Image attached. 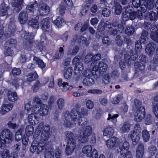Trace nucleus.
Returning <instances> with one entry per match:
<instances>
[{
	"instance_id": "nucleus-1",
	"label": "nucleus",
	"mask_w": 158,
	"mask_h": 158,
	"mask_svg": "<svg viewBox=\"0 0 158 158\" xmlns=\"http://www.w3.org/2000/svg\"><path fill=\"white\" fill-rule=\"evenodd\" d=\"M50 127H46L42 131L40 139L38 142L34 140L30 147V151L32 153L36 152L37 154L45 151V158H54V149L48 144V139L50 135Z\"/></svg>"
},
{
	"instance_id": "nucleus-2",
	"label": "nucleus",
	"mask_w": 158,
	"mask_h": 158,
	"mask_svg": "<svg viewBox=\"0 0 158 158\" xmlns=\"http://www.w3.org/2000/svg\"><path fill=\"white\" fill-rule=\"evenodd\" d=\"M81 105L79 103L75 104V108L72 109L71 112L66 111L64 116V125L66 127H71L74 124L78 123L82 127L85 126L87 123V119L84 117L88 115V111L85 109L81 108L80 111Z\"/></svg>"
},
{
	"instance_id": "nucleus-3",
	"label": "nucleus",
	"mask_w": 158,
	"mask_h": 158,
	"mask_svg": "<svg viewBox=\"0 0 158 158\" xmlns=\"http://www.w3.org/2000/svg\"><path fill=\"white\" fill-rule=\"evenodd\" d=\"M24 43L25 48L28 51L33 50L37 52H42L43 50L44 41H34V36L31 33H26L24 35Z\"/></svg>"
},
{
	"instance_id": "nucleus-4",
	"label": "nucleus",
	"mask_w": 158,
	"mask_h": 158,
	"mask_svg": "<svg viewBox=\"0 0 158 158\" xmlns=\"http://www.w3.org/2000/svg\"><path fill=\"white\" fill-rule=\"evenodd\" d=\"M143 17V15L141 11L136 12L134 11L133 7L128 5L125 7V10L122 14L121 19L124 22L129 19L134 20L137 18L138 20H141Z\"/></svg>"
},
{
	"instance_id": "nucleus-5",
	"label": "nucleus",
	"mask_w": 158,
	"mask_h": 158,
	"mask_svg": "<svg viewBox=\"0 0 158 158\" xmlns=\"http://www.w3.org/2000/svg\"><path fill=\"white\" fill-rule=\"evenodd\" d=\"M65 135L67 141L65 152L68 156L70 155L73 152L76 146V135L69 131H66Z\"/></svg>"
},
{
	"instance_id": "nucleus-6",
	"label": "nucleus",
	"mask_w": 158,
	"mask_h": 158,
	"mask_svg": "<svg viewBox=\"0 0 158 158\" xmlns=\"http://www.w3.org/2000/svg\"><path fill=\"white\" fill-rule=\"evenodd\" d=\"M13 140V136L11 131L8 129H4L0 134V148L4 149L6 144L10 143Z\"/></svg>"
},
{
	"instance_id": "nucleus-7",
	"label": "nucleus",
	"mask_w": 158,
	"mask_h": 158,
	"mask_svg": "<svg viewBox=\"0 0 158 158\" xmlns=\"http://www.w3.org/2000/svg\"><path fill=\"white\" fill-rule=\"evenodd\" d=\"M134 104L136 110L135 119L137 122L140 121L145 116V108L142 106V102L138 99H134Z\"/></svg>"
},
{
	"instance_id": "nucleus-8",
	"label": "nucleus",
	"mask_w": 158,
	"mask_h": 158,
	"mask_svg": "<svg viewBox=\"0 0 158 158\" xmlns=\"http://www.w3.org/2000/svg\"><path fill=\"white\" fill-rule=\"evenodd\" d=\"M92 128L89 126L84 127L80 130V135L79 140L81 143H85L88 141L89 137L92 132Z\"/></svg>"
},
{
	"instance_id": "nucleus-9",
	"label": "nucleus",
	"mask_w": 158,
	"mask_h": 158,
	"mask_svg": "<svg viewBox=\"0 0 158 158\" xmlns=\"http://www.w3.org/2000/svg\"><path fill=\"white\" fill-rule=\"evenodd\" d=\"M129 143L127 141L124 142L122 146L119 147V149H117V152H120L122 157H124V158H133L131 152L129 151ZM118 158H121L118 157Z\"/></svg>"
},
{
	"instance_id": "nucleus-10",
	"label": "nucleus",
	"mask_w": 158,
	"mask_h": 158,
	"mask_svg": "<svg viewBox=\"0 0 158 158\" xmlns=\"http://www.w3.org/2000/svg\"><path fill=\"white\" fill-rule=\"evenodd\" d=\"M94 68V73L97 75L98 78H99L100 76L104 74L107 70V64L102 61H100L98 65H95Z\"/></svg>"
},
{
	"instance_id": "nucleus-11",
	"label": "nucleus",
	"mask_w": 158,
	"mask_h": 158,
	"mask_svg": "<svg viewBox=\"0 0 158 158\" xmlns=\"http://www.w3.org/2000/svg\"><path fill=\"white\" fill-rule=\"evenodd\" d=\"M146 59L147 57L145 55L142 54L139 56V61H136L134 63V67L135 71L139 72L145 69Z\"/></svg>"
},
{
	"instance_id": "nucleus-12",
	"label": "nucleus",
	"mask_w": 158,
	"mask_h": 158,
	"mask_svg": "<svg viewBox=\"0 0 158 158\" xmlns=\"http://www.w3.org/2000/svg\"><path fill=\"white\" fill-rule=\"evenodd\" d=\"M40 27L43 31V34L45 35L49 31L50 26L49 18L47 17L42 20L40 23Z\"/></svg>"
},
{
	"instance_id": "nucleus-13",
	"label": "nucleus",
	"mask_w": 158,
	"mask_h": 158,
	"mask_svg": "<svg viewBox=\"0 0 158 158\" xmlns=\"http://www.w3.org/2000/svg\"><path fill=\"white\" fill-rule=\"evenodd\" d=\"M156 46L155 44L153 42L149 43L148 44L145 48V51L149 56L152 57L155 52Z\"/></svg>"
},
{
	"instance_id": "nucleus-14",
	"label": "nucleus",
	"mask_w": 158,
	"mask_h": 158,
	"mask_svg": "<svg viewBox=\"0 0 158 158\" xmlns=\"http://www.w3.org/2000/svg\"><path fill=\"white\" fill-rule=\"evenodd\" d=\"M38 6V3L37 1H35L34 2H32L30 3L26 6L25 12L27 13L28 15L30 16L34 14V11L35 10L37 6Z\"/></svg>"
},
{
	"instance_id": "nucleus-15",
	"label": "nucleus",
	"mask_w": 158,
	"mask_h": 158,
	"mask_svg": "<svg viewBox=\"0 0 158 158\" xmlns=\"http://www.w3.org/2000/svg\"><path fill=\"white\" fill-rule=\"evenodd\" d=\"M128 136L132 140L133 145H135L140 139V135L139 132L133 131L130 132L128 135Z\"/></svg>"
},
{
	"instance_id": "nucleus-16",
	"label": "nucleus",
	"mask_w": 158,
	"mask_h": 158,
	"mask_svg": "<svg viewBox=\"0 0 158 158\" xmlns=\"http://www.w3.org/2000/svg\"><path fill=\"white\" fill-rule=\"evenodd\" d=\"M40 16L36 15L34 19L30 20L28 23L29 26L34 29H38L39 27V21L40 20Z\"/></svg>"
},
{
	"instance_id": "nucleus-17",
	"label": "nucleus",
	"mask_w": 158,
	"mask_h": 158,
	"mask_svg": "<svg viewBox=\"0 0 158 158\" xmlns=\"http://www.w3.org/2000/svg\"><path fill=\"white\" fill-rule=\"evenodd\" d=\"M81 57L79 56H77L73 59V63L75 65L74 68V71L76 73L77 69H84V67L82 64L80 62Z\"/></svg>"
},
{
	"instance_id": "nucleus-18",
	"label": "nucleus",
	"mask_w": 158,
	"mask_h": 158,
	"mask_svg": "<svg viewBox=\"0 0 158 158\" xmlns=\"http://www.w3.org/2000/svg\"><path fill=\"white\" fill-rule=\"evenodd\" d=\"M50 9L49 7L45 3H43L40 7L39 9V16H45L48 15L50 12Z\"/></svg>"
},
{
	"instance_id": "nucleus-19",
	"label": "nucleus",
	"mask_w": 158,
	"mask_h": 158,
	"mask_svg": "<svg viewBox=\"0 0 158 158\" xmlns=\"http://www.w3.org/2000/svg\"><path fill=\"white\" fill-rule=\"evenodd\" d=\"M144 147L143 143H140L138 146L136 152V158H143L144 155Z\"/></svg>"
},
{
	"instance_id": "nucleus-20",
	"label": "nucleus",
	"mask_w": 158,
	"mask_h": 158,
	"mask_svg": "<svg viewBox=\"0 0 158 158\" xmlns=\"http://www.w3.org/2000/svg\"><path fill=\"white\" fill-rule=\"evenodd\" d=\"M23 0H14L13 4L14 11L18 13L22 9L23 5L22 4Z\"/></svg>"
},
{
	"instance_id": "nucleus-21",
	"label": "nucleus",
	"mask_w": 158,
	"mask_h": 158,
	"mask_svg": "<svg viewBox=\"0 0 158 158\" xmlns=\"http://www.w3.org/2000/svg\"><path fill=\"white\" fill-rule=\"evenodd\" d=\"M148 33L147 31L143 30L139 38V41L143 44H145L148 43Z\"/></svg>"
},
{
	"instance_id": "nucleus-22",
	"label": "nucleus",
	"mask_w": 158,
	"mask_h": 158,
	"mask_svg": "<svg viewBox=\"0 0 158 158\" xmlns=\"http://www.w3.org/2000/svg\"><path fill=\"white\" fill-rule=\"evenodd\" d=\"M28 15L25 11H21L19 14L18 19L21 24H25L28 20Z\"/></svg>"
},
{
	"instance_id": "nucleus-23",
	"label": "nucleus",
	"mask_w": 158,
	"mask_h": 158,
	"mask_svg": "<svg viewBox=\"0 0 158 158\" xmlns=\"http://www.w3.org/2000/svg\"><path fill=\"white\" fill-rule=\"evenodd\" d=\"M94 68H93V69L92 70L87 69V70H84L83 73H82L81 74L84 77H90L92 76L95 79H97L98 77L94 72Z\"/></svg>"
},
{
	"instance_id": "nucleus-24",
	"label": "nucleus",
	"mask_w": 158,
	"mask_h": 158,
	"mask_svg": "<svg viewBox=\"0 0 158 158\" xmlns=\"http://www.w3.org/2000/svg\"><path fill=\"white\" fill-rule=\"evenodd\" d=\"M92 148L91 145H88L85 146L83 147L82 149V152L85 154L86 156L88 157L92 156L94 155V153H93V150L92 151Z\"/></svg>"
},
{
	"instance_id": "nucleus-25",
	"label": "nucleus",
	"mask_w": 158,
	"mask_h": 158,
	"mask_svg": "<svg viewBox=\"0 0 158 158\" xmlns=\"http://www.w3.org/2000/svg\"><path fill=\"white\" fill-rule=\"evenodd\" d=\"M28 120L31 124L35 125L39 122V118L35 114L31 113L28 115Z\"/></svg>"
},
{
	"instance_id": "nucleus-26",
	"label": "nucleus",
	"mask_w": 158,
	"mask_h": 158,
	"mask_svg": "<svg viewBox=\"0 0 158 158\" xmlns=\"http://www.w3.org/2000/svg\"><path fill=\"white\" fill-rule=\"evenodd\" d=\"M40 115L41 116L47 115L48 112V106L45 104L40 105V108L38 111Z\"/></svg>"
},
{
	"instance_id": "nucleus-27",
	"label": "nucleus",
	"mask_w": 158,
	"mask_h": 158,
	"mask_svg": "<svg viewBox=\"0 0 158 158\" xmlns=\"http://www.w3.org/2000/svg\"><path fill=\"white\" fill-rule=\"evenodd\" d=\"M13 107L12 104H3L2 106L1 110H0V114L3 115L9 111L12 110Z\"/></svg>"
},
{
	"instance_id": "nucleus-28",
	"label": "nucleus",
	"mask_w": 158,
	"mask_h": 158,
	"mask_svg": "<svg viewBox=\"0 0 158 158\" xmlns=\"http://www.w3.org/2000/svg\"><path fill=\"white\" fill-rule=\"evenodd\" d=\"M114 133V130L112 127H107L103 130V135L104 136L110 138L113 135Z\"/></svg>"
},
{
	"instance_id": "nucleus-29",
	"label": "nucleus",
	"mask_w": 158,
	"mask_h": 158,
	"mask_svg": "<svg viewBox=\"0 0 158 158\" xmlns=\"http://www.w3.org/2000/svg\"><path fill=\"white\" fill-rule=\"evenodd\" d=\"M7 96L8 100L10 102H14L17 100L18 96L15 92H12L9 90L7 93Z\"/></svg>"
},
{
	"instance_id": "nucleus-30",
	"label": "nucleus",
	"mask_w": 158,
	"mask_h": 158,
	"mask_svg": "<svg viewBox=\"0 0 158 158\" xmlns=\"http://www.w3.org/2000/svg\"><path fill=\"white\" fill-rule=\"evenodd\" d=\"M6 46L11 48L12 49H16L17 45V41L15 39H10L5 42Z\"/></svg>"
},
{
	"instance_id": "nucleus-31",
	"label": "nucleus",
	"mask_w": 158,
	"mask_h": 158,
	"mask_svg": "<svg viewBox=\"0 0 158 158\" xmlns=\"http://www.w3.org/2000/svg\"><path fill=\"white\" fill-rule=\"evenodd\" d=\"M105 28L110 29L111 28V24L110 22L106 21L105 23H100L98 25V31H103Z\"/></svg>"
},
{
	"instance_id": "nucleus-32",
	"label": "nucleus",
	"mask_w": 158,
	"mask_h": 158,
	"mask_svg": "<svg viewBox=\"0 0 158 158\" xmlns=\"http://www.w3.org/2000/svg\"><path fill=\"white\" fill-rule=\"evenodd\" d=\"M116 142V138L113 137L108 139L106 142V145L109 148H113L115 146Z\"/></svg>"
},
{
	"instance_id": "nucleus-33",
	"label": "nucleus",
	"mask_w": 158,
	"mask_h": 158,
	"mask_svg": "<svg viewBox=\"0 0 158 158\" xmlns=\"http://www.w3.org/2000/svg\"><path fill=\"white\" fill-rule=\"evenodd\" d=\"M73 70L71 67H69L65 70L64 73V78L67 80L70 79L73 74Z\"/></svg>"
},
{
	"instance_id": "nucleus-34",
	"label": "nucleus",
	"mask_w": 158,
	"mask_h": 158,
	"mask_svg": "<svg viewBox=\"0 0 158 158\" xmlns=\"http://www.w3.org/2000/svg\"><path fill=\"white\" fill-rule=\"evenodd\" d=\"M1 7L0 9V16H5L7 14V10L9 7L4 2L1 4Z\"/></svg>"
},
{
	"instance_id": "nucleus-35",
	"label": "nucleus",
	"mask_w": 158,
	"mask_h": 158,
	"mask_svg": "<svg viewBox=\"0 0 158 158\" xmlns=\"http://www.w3.org/2000/svg\"><path fill=\"white\" fill-rule=\"evenodd\" d=\"M64 50L62 47H60L58 50L56 52L54 57L56 59L61 58L64 56Z\"/></svg>"
},
{
	"instance_id": "nucleus-36",
	"label": "nucleus",
	"mask_w": 158,
	"mask_h": 158,
	"mask_svg": "<svg viewBox=\"0 0 158 158\" xmlns=\"http://www.w3.org/2000/svg\"><path fill=\"white\" fill-rule=\"evenodd\" d=\"M38 77L39 76L36 72L34 73H30L27 76V81L29 82H31L37 79Z\"/></svg>"
},
{
	"instance_id": "nucleus-37",
	"label": "nucleus",
	"mask_w": 158,
	"mask_h": 158,
	"mask_svg": "<svg viewBox=\"0 0 158 158\" xmlns=\"http://www.w3.org/2000/svg\"><path fill=\"white\" fill-rule=\"evenodd\" d=\"M24 129L23 128H20L17 130L15 133V139L16 140L19 141L21 140L23 137V133Z\"/></svg>"
},
{
	"instance_id": "nucleus-38",
	"label": "nucleus",
	"mask_w": 158,
	"mask_h": 158,
	"mask_svg": "<svg viewBox=\"0 0 158 158\" xmlns=\"http://www.w3.org/2000/svg\"><path fill=\"white\" fill-rule=\"evenodd\" d=\"M101 55L100 53L97 54L93 56L90 61H89L88 63L90 62L91 61L92 62L91 63L92 65L95 66L97 64V61L99 60L101 58Z\"/></svg>"
},
{
	"instance_id": "nucleus-39",
	"label": "nucleus",
	"mask_w": 158,
	"mask_h": 158,
	"mask_svg": "<svg viewBox=\"0 0 158 158\" xmlns=\"http://www.w3.org/2000/svg\"><path fill=\"white\" fill-rule=\"evenodd\" d=\"M125 24L124 25V32L122 33H125L128 36H130L132 35L134 32V28L131 26L127 25L124 30V27H125Z\"/></svg>"
},
{
	"instance_id": "nucleus-40",
	"label": "nucleus",
	"mask_w": 158,
	"mask_h": 158,
	"mask_svg": "<svg viewBox=\"0 0 158 158\" xmlns=\"http://www.w3.org/2000/svg\"><path fill=\"white\" fill-rule=\"evenodd\" d=\"M94 80L90 77H87L83 81L84 85L86 86H91L94 83Z\"/></svg>"
},
{
	"instance_id": "nucleus-41",
	"label": "nucleus",
	"mask_w": 158,
	"mask_h": 158,
	"mask_svg": "<svg viewBox=\"0 0 158 158\" xmlns=\"http://www.w3.org/2000/svg\"><path fill=\"white\" fill-rule=\"evenodd\" d=\"M110 23L111 24V27L113 26L114 27L117 26V28L120 33H122L124 32V25H125L124 23L118 24L117 21L114 22L112 23L110 22Z\"/></svg>"
},
{
	"instance_id": "nucleus-42",
	"label": "nucleus",
	"mask_w": 158,
	"mask_h": 158,
	"mask_svg": "<svg viewBox=\"0 0 158 158\" xmlns=\"http://www.w3.org/2000/svg\"><path fill=\"white\" fill-rule=\"evenodd\" d=\"M31 103V101H29L25 105V111L26 112L27 114H29L30 111L32 112H33L35 111L34 109L35 107H34V106H32Z\"/></svg>"
},
{
	"instance_id": "nucleus-43",
	"label": "nucleus",
	"mask_w": 158,
	"mask_h": 158,
	"mask_svg": "<svg viewBox=\"0 0 158 158\" xmlns=\"http://www.w3.org/2000/svg\"><path fill=\"white\" fill-rule=\"evenodd\" d=\"M114 13L115 15H119L121 13L123 8L121 5L118 2H114Z\"/></svg>"
},
{
	"instance_id": "nucleus-44",
	"label": "nucleus",
	"mask_w": 158,
	"mask_h": 158,
	"mask_svg": "<svg viewBox=\"0 0 158 158\" xmlns=\"http://www.w3.org/2000/svg\"><path fill=\"white\" fill-rule=\"evenodd\" d=\"M130 124L128 122H126L121 127L120 130L122 133L128 132L130 131Z\"/></svg>"
},
{
	"instance_id": "nucleus-45",
	"label": "nucleus",
	"mask_w": 158,
	"mask_h": 158,
	"mask_svg": "<svg viewBox=\"0 0 158 158\" xmlns=\"http://www.w3.org/2000/svg\"><path fill=\"white\" fill-rule=\"evenodd\" d=\"M147 19L151 21H156L157 19L156 13L153 11H151L147 15Z\"/></svg>"
},
{
	"instance_id": "nucleus-46",
	"label": "nucleus",
	"mask_w": 158,
	"mask_h": 158,
	"mask_svg": "<svg viewBox=\"0 0 158 158\" xmlns=\"http://www.w3.org/2000/svg\"><path fill=\"white\" fill-rule=\"evenodd\" d=\"M142 136L144 142L148 141L150 138V135L149 132L147 130H143L142 132Z\"/></svg>"
},
{
	"instance_id": "nucleus-47",
	"label": "nucleus",
	"mask_w": 158,
	"mask_h": 158,
	"mask_svg": "<svg viewBox=\"0 0 158 158\" xmlns=\"http://www.w3.org/2000/svg\"><path fill=\"white\" fill-rule=\"evenodd\" d=\"M53 22L55 25L58 27H60L63 25L64 22V20L62 18L59 16L55 20H54Z\"/></svg>"
},
{
	"instance_id": "nucleus-48",
	"label": "nucleus",
	"mask_w": 158,
	"mask_h": 158,
	"mask_svg": "<svg viewBox=\"0 0 158 158\" xmlns=\"http://www.w3.org/2000/svg\"><path fill=\"white\" fill-rule=\"evenodd\" d=\"M34 58L37 64L38 65L40 68L42 69L45 68L46 64L43 62L42 60L37 57H34Z\"/></svg>"
},
{
	"instance_id": "nucleus-49",
	"label": "nucleus",
	"mask_w": 158,
	"mask_h": 158,
	"mask_svg": "<svg viewBox=\"0 0 158 158\" xmlns=\"http://www.w3.org/2000/svg\"><path fill=\"white\" fill-rule=\"evenodd\" d=\"M150 36L152 40L156 43H158V31L156 30L152 31Z\"/></svg>"
},
{
	"instance_id": "nucleus-50",
	"label": "nucleus",
	"mask_w": 158,
	"mask_h": 158,
	"mask_svg": "<svg viewBox=\"0 0 158 158\" xmlns=\"http://www.w3.org/2000/svg\"><path fill=\"white\" fill-rule=\"evenodd\" d=\"M83 70L80 69H77L76 70V73H75L74 69V70L73 71L74 75L76 76L75 77V79L76 81H79L80 79L82 78V76L81 73Z\"/></svg>"
},
{
	"instance_id": "nucleus-51",
	"label": "nucleus",
	"mask_w": 158,
	"mask_h": 158,
	"mask_svg": "<svg viewBox=\"0 0 158 158\" xmlns=\"http://www.w3.org/2000/svg\"><path fill=\"white\" fill-rule=\"evenodd\" d=\"M34 132V128L31 125H27L25 129V133L29 136L32 135Z\"/></svg>"
},
{
	"instance_id": "nucleus-52",
	"label": "nucleus",
	"mask_w": 158,
	"mask_h": 158,
	"mask_svg": "<svg viewBox=\"0 0 158 158\" xmlns=\"http://www.w3.org/2000/svg\"><path fill=\"white\" fill-rule=\"evenodd\" d=\"M48 126L44 127L43 128L42 130L41 128V129H40V128H37V129L35 131V132L34 133V134H33L34 140H36L37 139H38L39 137L41 132H42V131L43 130V129H44V128H45L46 127ZM49 127H50V126ZM41 133L42 132H41Z\"/></svg>"
},
{
	"instance_id": "nucleus-53",
	"label": "nucleus",
	"mask_w": 158,
	"mask_h": 158,
	"mask_svg": "<svg viewBox=\"0 0 158 158\" xmlns=\"http://www.w3.org/2000/svg\"><path fill=\"white\" fill-rule=\"evenodd\" d=\"M147 4H146L145 8L148 10L153 9L155 6V3L154 0H147Z\"/></svg>"
},
{
	"instance_id": "nucleus-54",
	"label": "nucleus",
	"mask_w": 158,
	"mask_h": 158,
	"mask_svg": "<svg viewBox=\"0 0 158 158\" xmlns=\"http://www.w3.org/2000/svg\"><path fill=\"white\" fill-rule=\"evenodd\" d=\"M78 41L79 44H81L83 46H88L89 44L87 43L86 38L83 36H81L78 39Z\"/></svg>"
},
{
	"instance_id": "nucleus-55",
	"label": "nucleus",
	"mask_w": 158,
	"mask_h": 158,
	"mask_svg": "<svg viewBox=\"0 0 158 158\" xmlns=\"http://www.w3.org/2000/svg\"><path fill=\"white\" fill-rule=\"evenodd\" d=\"M13 49L11 48L8 47L4 51V54L6 56H12L14 55V51Z\"/></svg>"
},
{
	"instance_id": "nucleus-56",
	"label": "nucleus",
	"mask_w": 158,
	"mask_h": 158,
	"mask_svg": "<svg viewBox=\"0 0 158 158\" xmlns=\"http://www.w3.org/2000/svg\"><path fill=\"white\" fill-rule=\"evenodd\" d=\"M142 44L139 42V40L136 41L135 43V50L137 52H140L142 50Z\"/></svg>"
},
{
	"instance_id": "nucleus-57",
	"label": "nucleus",
	"mask_w": 158,
	"mask_h": 158,
	"mask_svg": "<svg viewBox=\"0 0 158 158\" xmlns=\"http://www.w3.org/2000/svg\"><path fill=\"white\" fill-rule=\"evenodd\" d=\"M118 114H114L112 115L110 114H109L107 120H110L114 123H115L117 121L116 118L118 117Z\"/></svg>"
},
{
	"instance_id": "nucleus-58",
	"label": "nucleus",
	"mask_w": 158,
	"mask_h": 158,
	"mask_svg": "<svg viewBox=\"0 0 158 158\" xmlns=\"http://www.w3.org/2000/svg\"><path fill=\"white\" fill-rule=\"evenodd\" d=\"M148 149V152L151 156L154 155L157 152V148L156 146H151Z\"/></svg>"
},
{
	"instance_id": "nucleus-59",
	"label": "nucleus",
	"mask_w": 158,
	"mask_h": 158,
	"mask_svg": "<svg viewBox=\"0 0 158 158\" xmlns=\"http://www.w3.org/2000/svg\"><path fill=\"white\" fill-rule=\"evenodd\" d=\"M57 104L59 109L60 110L62 109L64 105V99L62 98H59L57 100Z\"/></svg>"
},
{
	"instance_id": "nucleus-60",
	"label": "nucleus",
	"mask_w": 158,
	"mask_h": 158,
	"mask_svg": "<svg viewBox=\"0 0 158 158\" xmlns=\"http://www.w3.org/2000/svg\"><path fill=\"white\" fill-rule=\"evenodd\" d=\"M1 155L2 158H9L10 156V152L8 149H5L1 152Z\"/></svg>"
},
{
	"instance_id": "nucleus-61",
	"label": "nucleus",
	"mask_w": 158,
	"mask_h": 158,
	"mask_svg": "<svg viewBox=\"0 0 158 158\" xmlns=\"http://www.w3.org/2000/svg\"><path fill=\"white\" fill-rule=\"evenodd\" d=\"M152 117L150 114L147 115L145 119V122L146 125L150 124L152 122Z\"/></svg>"
},
{
	"instance_id": "nucleus-62",
	"label": "nucleus",
	"mask_w": 158,
	"mask_h": 158,
	"mask_svg": "<svg viewBox=\"0 0 158 158\" xmlns=\"http://www.w3.org/2000/svg\"><path fill=\"white\" fill-rule=\"evenodd\" d=\"M111 11L108 8H103L102 11V15L104 17H108L110 15Z\"/></svg>"
},
{
	"instance_id": "nucleus-63",
	"label": "nucleus",
	"mask_w": 158,
	"mask_h": 158,
	"mask_svg": "<svg viewBox=\"0 0 158 158\" xmlns=\"http://www.w3.org/2000/svg\"><path fill=\"white\" fill-rule=\"evenodd\" d=\"M29 135L27 134H24L21 139L22 141L23 144L24 145H27L28 143L29 140Z\"/></svg>"
},
{
	"instance_id": "nucleus-64",
	"label": "nucleus",
	"mask_w": 158,
	"mask_h": 158,
	"mask_svg": "<svg viewBox=\"0 0 158 158\" xmlns=\"http://www.w3.org/2000/svg\"><path fill=\"white\" fill-rule=\"evenodd\" d=\"M110 77L109 74H106L103 77L102 81L104 84H108L110 81Z\"/></svg>"
}]
</instances>
